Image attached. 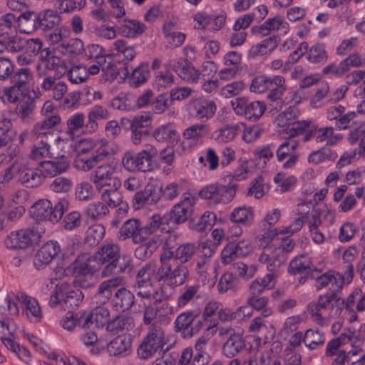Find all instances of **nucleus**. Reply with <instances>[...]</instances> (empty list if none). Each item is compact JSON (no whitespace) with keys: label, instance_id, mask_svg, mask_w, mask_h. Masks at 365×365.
Segmentation results:
<instances>
[{"label":"nucleus","instance_id":"423d86ee","mask_svg":"<svg viewBox=\"0 0 365 365\" xmlns=\"http://www.w3.org/2000/svg\"><path fill=\"white\" fill-rule=\"evenodd\" d=\"M36 76L38 78L51 76L56 74L65 75L67 72L66 61L55 55L50 48L42 49L38 61L36 66Z\"/></svg>","mask_w":365,"mask_h":365},{"label":"nucleus","instance_id":"a19ab883","mask_svg":"<svg viewBox=\"0 0 365 365\" xmlns=\"http://www.w3.org/2000/svg\"><path fill=\"white\" fill-rule=\"evenodd\" d=\"M289 270L293 274L318 272L314 269L311 258L307 255H299L293 259L289 263Z\"/></svg>","mask_w":365,"mask_h":365},{"label":"nucleus","instance_id":"7ed1b4c3","mask_svg":"<svg viewBox=\"0 0 365 365\" xmlns=\"http://www.w3.org/2000/svg\"><path fill=\"white\" fill-rule=\"evenodd\" d=\"M157 148L150 144L138 152L127 151L122 157V164L128 172H148L153 169V160L158 155Z\"/></svg>","mask_w":365,"mask_h":365},{"label":"nucleus","instance_id":"412c9836","mask_svg":"<svg viewBox=\"0 0 365 365\" xmlns=\"http://www.w3.org/2000/svg\"><path fill=\"white\" fill-rule=\"evenodd\" d=\"M44 173L41 170V165L38 168H29L20 163L19 182L26 187H36L39 186L44 180Z\"/></svg>","mask_w":365,"mask_h":365},{"label":"nucleus","instance_id":"0eeeda50","mask_svg":"<svg viewBox=\"0 0 365 365\" xmlns=\"http://www.w3.org/2000/svg\"><path fill=\"white\" fill-rule=\"evenodd\" d=\"M236 190L237 185L234 183H212L204 187L200 192V196L210 205L227 204L235 197Z\"/></svg>","mask_w":365,"mask_h":365},{"label":"nucleus","instance_id":"e2e57ef3","mask_svg":"<svg viewBox=\"0 0 365 365\" xmlns=\"http://www.w3.org/2000/svg\"><path fill=\"white\" fill-rule=\"evenodd\" d=\"M60 51L64 54L78 56L84 51L83 42L78 38H71L68 42H63L59 46Z\"/></svg>","mask_w":365,"mask_h":365},{"label":"nucleus","instance_id":"de8ad7c7","mask_svg":"<svg viewBox=\"0 0 365 365\" xmlns=\"http://www.w3.org/2000/svg\"><path fill=\"white\" fill-rule=\"evenodd\" d=\"M324 343V333L317 329H309L304 334V344L311 351L323 346Z\"/></svg>","mask_w":365,"mask_h":365},{"label":"nucleus","instance_id":"052dcab7","mask_svg":"<svg viewBox=\"0 0 365 365\" xmlns=\"http://www.w3.org/2000/svg\"><path fill=\"white\" fill-rule=\"evenodd\" d=\"M322 223L320 213L317 212H314L312 215L308 226L312 239L317 244H322L325 240V236L319 229Z\"/></svg>","mask_w":365,"mask_h":365},{"label":"nucleus","instance_id":"bf43d9fd","mask_svg":"<svg viewBox=\"0 0 365 365\" xmlns=\"http://www.w3.org/2000/svg\"><path fill=\"white\" fill-rule=\"evenodd\" d=\"M243 127H245V123H238L232 125H227L220 128L217 131L218 140L222 143H228L233 140L238 133L242 131Z\"/></svg>","mask_w":365,"mask_h":365},{"label":"nucleus","instance_id":"f8f14e48","mask_svg":"<svg viewBox=\"0 0 365 365\" xmlns=\"http://www.w3.org/2000/svg\"><path fill=\"white\" fill-rule=\"evenodd\" d=\"M117 165L113 163H106L96 168L90 176L91 181L95 185L96 190L101 191L105 187H119L120 182L119 178L115 176Z\"/></svg>","mask_w":365,"mask_h":365},{"label":"nucleus","instance_id":"6e6552de","mask_svg":"<svg viewBox=\"0 0 365 365\" xmlns=\"http://www.w3.org/2000/svg\"><path fill=\"white\" fill-rule=\"evenodd\" d=\"M68 202L66 200L58 201L54 207L48 200H40L31 208V213L38 220H48L58 222L67 210Z\"/></svg>","mask_w":365,"mask_h":365},{"label":"nucleus","instance_id":"9b49d317","mask_svg":"<svg viewBox=\"0 0 365 365\" xmlns=\"http://www.w3.org/2000/svg\"><path fill=\"white\" fill-rule=\"evenodd\" d=\"M344 135L335 133L334 128L331 125L319 126L318 124H312L311 128L304 135L302 140L307 143L314 140L317 143H325L327 147L334 146L342 141Z\"/></svg>","mask_w":365,"mask_h":365},{"label":"nucleus","instance_id":"338daca9","mask_svg":"<svg viewBox=\"0 0 365 365\" xmlns=\"http://www.w3.org/2000/svg\"><path fill=\"white\" fill-rule=\"evenodd\" d=\"M113 189H106L101 194V200L107 207H116L123 202V195L118 190V187H113Z\"/></svg>","mask_w":365,"mask_h":365},{"label":"nucleus","instance_id":"4d7b16f0","mask_svg":"<svg viewBox=\"0 0 365 365\" xmlns=\"http://www.w3.org/2000/svg\"><path fill=\"white\" fill-rule=\"evenodd\" d=\"M86 116L83 113H76L70 116L66 121V134L73 138L81 128L85 129Z\"/></svg>","mask_w":365,"mask_h":365},{"label":"nucleus","instance_id":"ea45409f","mask_svg":"<svg viewBox=\"0 0 365 365\" xmlns=\"http://www.w3.org/2000/svg\"><path fill=\"white\" fill-rule=\"evenodd\" d=\"M88 318L84 319L83 312L76 313L67 312L66 315L61 319L60 324L66 330L72 331L76 327L82 329H86Z\"/></svg>","mask_w":365,"mask_h":365},{"label":"nucleus","instance_id":"5fc2aeb1","mask_svg":"<svg viewBox=\"0 0 365 365\" xmlns=\"http://www.w3.org/2000/svg\"><path fill=\"white\" fill-rule=\"evenodd\" d=\"M199 312L188 310L180 313L175 319V330L177 332L188 330L195 320L199 317Z\"/></svg>","mask_w":365,"mask_h":365},{"label":"nucleus","instance_id":"2eb2a0df","mask_svg":"<svg viewBox=\"0 0 365 365\" xmlns=\"http://www.w3.org/2000/svg\"><path fill=\"white\" fill-rule=\"evenodd\" d=\"M76 293L73 289L71 283L62 282L56 284L53 294L51 296L49 305L56 307L63 303L67 308L76 305Z\"/></svg>","mask_w":365,"mask_h":365},{"label":"nucleus","instance_id":"ddd939ff","mask_svg":"<svg viewBox=\"0 0 365 365\" xmlns=\"http://www.w3.org/2000/svg\"><path fill=\"white\" fill-rule=\"evenodd\" d=\"M61 122L59 115H53L36 123L31 129V140L48 141L54 137V128Z\"/></svg>","mask_w":365,"mask_h":365},{"label":"nucleus","instance_id":"58836bf2","mask_svg":"<svg viewBox=\"0 0 365 365\" xmlns=\"http://www.w3.org/2000/svg\"><path fill=\"white\" fill-rule=\"evenodd\" d=\"M268 91L267 98L269 100L275 101L281 99L287 91L285 78L279 75L269 76Z\"/></svg>","mask_w":365,"mask_h":365},{"label":"nucleus","instance_id":"680f3d73","mask_svg":"<svg viewBox=\"0 0 365 365\" xmlns=\"http://www.w3.org/2000/svg\"><path fill=\"white\" fill-rule=\"evenodd\" d=\"M21 88L12 84L0 88V100L4 103H16L20 99Z\"/></svg>","mask_w":365,"mask_h":365},{"label":"nucleus","instance_id":"c03bdc74","mask_svg":"<svg viewBox=\"0 0 365 365\" xmlns=\"http://www.w3.org/2000/svg\"><path fill=\"white\" fill-rule=\"evenodd\" d=\"M10 81L11 84L24 90L34 81V73L28 67L18 68L16 71L14 70Z\"/></svg>","mask_w":365,"mask_h":365},{"label":"nucleus","instance_id":"7c9ffc66","mask_svg":"<svg viewBox=\"0 0 365 365\" xmlns=\"http://www.w3.org/2000/svg\"><path fill=\"white\" fill-rule=\"evenodd\" d=\"M108 109L102 106H95L88 113V120L85 125V132L93 133L98 129V121L109 118Z\"/></svg>","mask_w":365,"mask_h":365},{"label":"nucleus","instance_id":"8fccbe9b","mask_svg":"<svg viewBox=\"0 0 365 365\" xmlns=\"http://www.w3.org/2000/svg\"><path fill=\"white\" fill-rule=\"evenodd\" d=\"M129 70L127 67L124 68L123 75L125 77H129V83L133 87H138L139 86L145 83L148 78L149 72L146 65L141 64L135 68L130 76H129Z\"/></svg>","mask_w":365,"mask_h":365},{"label":"nucleus","instance_id":"774afa93","mask_svg":"<svg viewBox=\"0 0 365 365\" xmlns=\"http://www.w3.org/2000/svg\"><path fill=\"white\" fill-rule=\"evenodd\" d=\"M307 58L312 63H324L328 58L324 45L312 46L307 52Z\"/></svg>","mask_w":365,"mask_h":365},{"label":"nucleus","instance_id":"f03ea898","mask_svg":"<svg viewBox=\"0 0 365 365\" xmlns=\"http://www.w3.org/2000/svg\"><path fill=\"white\" fill-rule=\"evenodd\" d=\"M195 243L187 242L179 245L175 250L163 247L159 256L163 263L162 272L172 277L175 286L183 285L189 279L190 272L186 264L191 261L197 252Z\"/></svg>","mask_w":365,"mask_h":365},{"label":"nucleus","instance_id":"aec40b11","mask_svg":"<svg viewBox=\"0 0 365 365\" xmlns=\"http://www.w3.org/2000/svg\"><path fill=\"white\" fill-rule=\"evenodd\" d=\"M345 307L350 313L349 321H357V313L365 312V290L363 291L360 287L354 289L346 299Z\"/></svg>","mask_w":365,"mask_h":365},{"label":"nucleus","instance_id":"c9c22d12","mask_svg":"<svg viewBox=\"0 0 365 365\" xmlns=\"http://www.w3.org/2000/svg\"><path fill=\"white\" fill-rule=\"evenodd\" d=\"M242 332L233 334L229 336L226 341L222 344V353L228 357L232 358L237 356L245 347V341L242 339Z\"/></svg>","mask_w":365,"mask_h":365},{"label":"nucleus","instance_id":"49530a36","mask_svg":"<svg viewBox=\"0 0 365 365\" xmlns=\"http://www.w3.org/2000/svg\"><path fill=\"white\" fill-rule=\"evenodd\" d=\"M96 142L95 153L93 155L98 163L117 152L118 146L106 138L96 139Z\"/></svg>","mask_w":365,"mask_h":365},{"label":"nucleus","instance_id":"5701e85b","mask_svg":"<svg viewBox=\"0 0 365 365\" xmlns=\"http://www.w3.org/2000/svg\"><path fill=\"white\" fill-rule=\"evenodd\" d=\"M71 265L73 276L76 277L81 275L92 274L93 272L99 270L98 265L96 264L93 256H88L86 254L78 255Z\"/></svg>","mask_w":365,"mask_h":365},{"label":"nucleus","instance_id":"a878e982","mask_svg":"<svg viewBox=\"0 0 365 365\" xmlns=\"http://www.w3.org/2000/svg\"><path fill=\"white\" fill-rule=\"evenodd\" d=\"M123 285V279L120 277H115L102 282L97 289L95 298L97 302L106 304L108 302L115 291L119 287Z\"/></svg>","mask_w":365,"mask_h":365},{"label":"nucleus","instance_id":"dca6fc26","mask_svg":"<svg viewBox=\"0 0 365 365\" xmlns=\"http://www.w3.org/2000/svg\"><path fill=\"white\" fill-rule=\"evenodd\" d=\"M61 252L58 242L50 240L43 245L36 253L34 265L37 269H42L49 264Z\"/></svg>","mask_w":365,"mask_h":365},{"label":"nucleus","instance_id":"72a5a7b5","mask_svg":"<svg viewBox=\"0 0 365 365\" xmlns=\"http://www.w3.org/2000/svg\"><path fill=\"white\" fill-rule=\"evenodd\" d=\"M21 309L25 312L27 318L32 322H38L42 318L39 304L36 299L24 294L20 298Z\"/></svg>","mask_w":365,"mask_h":365},{"label":"nucleus","instance_id":"f257e3e1","mask_svg":"<svg viewBox=\"0 0 365 365\" xmlns=\"http://www.w3.org/2000/svg\"><path fill=\"white\" fill-rule=\"evenodd\" d=\"M165 225V221L159 215H153L145 226L137 219H129L120 228L117 238L120 241L131 238L133 244L138 245L134 252L135 257L145 260L160 246L161 239L154 234Z\"/></svg>","mask_w":365,"mask_h":365},{"label":"nucleus","instance_id":"bb28decb","mask_svg":"<svg viewBox=\"0 0 365 365\" xmlns=\"http://www.w3.org/2000/svg\"><path fill=\"white\" fill-rule=\"evenodd\" d=\"M51 160H45L40 163L44 177H54L68 170L70 161L66 156L52 158Z\"/></svg>","mask_w":365,"mask_h":365},{"label":"nucleus","instance_id":"69168bd1","mask_svg":"<svg viewBox=\"0 0 365 365\" xmlns=\"http://www.w3.org/2000/svg\"><path fill=\"white\" fill-rule=\"evenodd\" d=\"M99 163L96 158L92 154L91 156L86 155H76L73 165L80 171L88 172L93 169Z\"/></svg>","mask_w":365,"mask_h":365},{"label":"nucleus","instance_id":"cd10ccee","mask_svg":"<svg viewBox=\"0 0 365 365\" xmlns=\"http://www.w3.org/2000/svg\"><path fill=\"white\" fill-rule=\"evenodd\" d=\"M257 261L260 264H266L268 272H276L285 264L272 245L264 247L257 256Z\"/></svg>","mask_w":365,"mask_h":365},{"label":"nucleus","instance_id":"c756f323","mask_svg":"<svg viewBox=\"0 0 365 365\" xmlns=\"http://www.w3.org/2000/svg\"><path fill=\"white\" fill-rule=\"evenodd\" d=\"M135 303V296L125 287H120L114 294L112 304L117 312L129 310Z\"/></svg>","mask_w":365,"mask_h":365},{"label":"nucleus","instance_id":"f704fd0d","mask_svg":"<svg viewBox=\"0 0 365 365\" xmlns=\"http://www.w3.org/2000/svg\"><path fill=\"white\" fill-rule=\"evenodd\" d=\"M254 216L252 207L240 206L233 209L229 215V219L234 224L250 227L253 222Z\"/></svg>","mask_w":365,"mask_h":365},{"label":"nucleus","instance_id":"4c0bfd02","mask_svg":"<svg viewBox=\"0 0 365 365\" xmlns=\"http://www.w3.org/2000/svg\"><path fill=\"white\" fill-rule=\"evenodd\" d=\"M347 141L351 145H355L359 142L357 153L360 155L365 152V122L359 121L356 123L347 135Z\"/></svg>","mask_w":365,"mask_h":365},{"label":"nucleus","instance_id":"a18cd8bd","mask_svg":"<svg viewBox=\"0 0 365 365\" xmlns=\"http://www.w3.org/2000/svg\"><path fill=\"white\" fill-rule=\"evenodd\" d=\"M302 322V317L300 315H293L287 317L278 332L280 339L287 340L292 334L300 332V331H298V329Z\"/></svg>","mask_w":365,"mask_h":365},{"label":"nucleus","instance_id":"4be33fe9","mask_svg":"<svg viewBox=\"0 0 365 365\" xmlns=\"http://www.w3.org/2000/svg\"><path fill=\"white\" fill-rule=\"evenodd\" d=\"M195 199L190 194L182 195V200L174 205L171 217L178 224L185 222L193 211Z\"/></svg>","mask_w":365,"mask_h":365},{"label":"nucleus","instance_id":"6ab92c4d","mask_svg":"<svg viewBox=\"0 0 365 365\" xmlns=\"http://www.w3.org/2000/svg\"><path fill=\"white\" fill-rule=\"evenodd\" d=\"M64 75L56 74L42 78V81L40 85L41 88L43 91L49 93L53 99L56 101L61 100L68 91L66 83L61 81V78Z\"/></svg>","mask_w":365,"mask_h":365},{"label":"nucleus","instance_id":"2f4dec72","mask_svg":"<svg viewBox=\"0 0 365 365\" xmlns=\"http://www.w3.org/2000/svg\"><path fill=\"white\" fill-rule=\"evenodd\" d=\"M39 12L26 11L18 16V26L24 34H32L39 29Z\"/></svg>","mask_w":365,"mask_h":365},{"label":"nucleus","instance_id":"9d476101","mask_svg":"<svg viewBox=\"0 0 365 365\" xmlns=\"http://www.w3.org/2000/svg\"><path fill=\"white\" fill-rule=\"evenodd\" d=\"M231 106L237 115L253 121L259 120L267 108L264 101H251L246 97L235 98L231 101Z\"/></svg>","mask_w":365,"mask_h":365},{"label":"nucleus","instance_id":"a211bd4d","mask_svg":"<svg viewBox=\"0 0 365 365\" xmlns=\"http://www.w3.org/2000/svg\"><path fill=\"white\" fill-rule=\"evenodd\" d=\"M162 266V262H159L158 267H155L154 263H146L139 269L137 274L150 281L153 277L157 282L162 285H165L172 289H175L177 287L174 284L173 279L172 277H170V275L166 277V274L165 275L163 273V272L161 271Z\"/></svg>","mask_w":365,"mask_h":365},{"label":"nucleus","instance_id":"09e8293b","mask_svg":"<svg viewBox=\"0 0 365 365\" xmlns=\"http://www.w3.org/2000/svg\"><path fill=\"white\" fill-rule=\"evenodd\" d=\"M135 327L134 319L128 315H120L109 322L107 324V330L111 332L130 331Z\"/></svg>","mask_w":365,"mask_h":365},{"label":"nucleus","instance_id":"473e14b6","mask_svg":"<svg viewBox=\"0 0 365 365\" xmlns=\"http://www.w3.org/2000/svg\"><path fill=\"white\" fill-rule=\"evenodd\" d=\"M107 350L110 356H125L130 352L131 341L125 335H119L108 344Z\"/></svg>","mask_w":365,"mask_h":365},{"label":"nucleus","instance_id":"6e6d98bb","mask_svg":"<svg viewBox=\"0 0 365 365\" xmlns=\"http://www.w3.org/2000/svg\"><path fill=\"white\" fill-rule=\"evenodd\" d=\"M153 136L158 142H176L180 139V134L170 125L158 127L153 133Z\"/></svg>","mask_w":365,"mask_h":365},{"label":"nucleus","instance_id":"f3484780","mask_svg":"<svg viewBox=\"0 0 365 365\" xmlns=\"http://www.w3.org/2000/svg\"><path fill=\"white\" fill-rule=\"evenodd\" d=\"M136 54L134 46L129 44L125 39L118 38L113 42L108 50V56L125 65L133 61Z\"/></svg>","mask_w":365,"mask_h":365},{"label":"nucleus","instance_id":"393cba45","mask_svg":"<svg viewBox=\"0 0 365 365\" xmlns=\"http://www.w3.org/2000/svg\"><path fill=\"white\" fill-rule=\"evenodd\" d=\"M192 115L199 120H207L215 113L217 106L214 101L205 98H196L190 103Z\"/></svg>","mask_w":365,"mask_h":365},{"label":"nucleus","instance_id":"e433bc0d","mask_svg":"<svg viewBox=\"0 0 365 365\" xmlns=\"http://www.w3.org/2000/svg\"><path fill=\"white\" fill-rule=\"evenodd\" d=\"M62 21L61 16L56 11L45 9L39 12V29L51 31L58 27Z\"/></svg>","mask_w":365,"mask_h":365},{"label":"nucleus","instance_id":"37998d69","mask_svg":"<svg viewBox=\"0 0 365 365\" xmlns=\"http://www.w3.org/2000/svg\"><path fill=\"white\" fill-rule=\"evenodd\" d=\"M84 319L88 318L86 328H90L93 324L96 327H103L108 324L109 319V311L104 307H98L91 312H83Z\"/></svg>","mask_w":365,"mask_h":365},{"label":"nucleus","instance_id":"13d9d810","mask_svg":"<svg viewBox=\"0 0 365 365\" xmlns=\"http://www.w3.org/2000/svg\"><path fill=\"white\" fill-rule=\"evenodd\" d=\"M210 132L208 125L195 124L186 128L183 133V136L187 140H192L197 142L207 136Z\"/></svg>","mask_w":365,"mask_h":365},{"label":"nucleus","instance_id":"79ce46f5","mask_svg":"<svg viewBox=\"0 0 365 365\" xmlns=\"http://www.w3.org/2000/svg\"><path fill=\"white\" fill-rule=\"evenodd\" d=\"M210 264L211 262L198 257L195 262V272L202 284L213 287L216 282L217 274L211 277L210 273Z\"/></svg>","mask_w":365,"mask_h":365},{"label":"nucleus","instance_id":"c85d7f7f","mask_svg":"<svg viewBox=\"0 0 365 365\" xmlns=\"http://www.w3.org/2000/svg\"><path fill=\"white\" fill-rule=\"evenodd\" d=\"M279 38L277 36H269L251 46L248 51V58L254 59L272 53L278 46Z\"/></svg>","mask_w":365,"mask_h":365},{"label":"nucleus","instance_id":"4468645a","mask_svg":"<svg viewBox=\"0 0 365 365\" xmlns=\"http://www.w3.org/2000/svg\"><path fill=\"white\" fill-rule=\"evenodd\" d=\"M339 298L335 294H329L328 292L319 296L316 303L309 304V311L314 319L322 324L323 322V316L327 312H331L334 309V304L339 301Z\"/></svg>","mask_w":365,"mask_h":365},{"label":"nucleus","instance_id":"39448f33","mask_svg":"<svg viewBox=\"0 0 365 365\" xmlns=\"http://www.w3.org/2000/svg\"><path fill=\"white\" fill-rule=\"evenodd\" d=\"M120 253L119 245L111 242L102 245L93 255L99 269L103 264H106L101 272L102 276L108 277L118 272H124L125 269L118 265Z\"/></svg>","mask_w":365,"mask_h":365},{"label":"nucleus","instance_id":"603ef678","mask_svg":"<svg viewBox=\"0 0 365 365\" xmlns=\"http://www.w3.org/2000/svg\"><path fill=\"white\" fill-rule=\"evenodd\" d=\"M200 289V286L198 284L185 285L177 299L178 307L183 308L195 299H197L199 297Z\"/></svg>","mask_w":365,"mask_h":365},{"label":"nucleus","instance_id":"3c124183","mask_svg":"<svg viewBox=\"0 0 365 365\" xmlns=\"http://www.w3.org/2000/svg\"><path fill=\"white\" fill-rule=\"evenodd\" d=\"M146 26L137 20H125L120 27L122 35L126 38H134L145 32Z\"/></svg>","mask_w":365,"mask_h":365},{"label":"nucleus","instance_id":"0e129e2a","mask_svg":"<svg viewBox=\"0 0 365 365\" xmlns=\"http://www.w3.org/2000/svg\"><path fill=\"white\" fill-rule=\"evenodd\" d=\"M109 210L107 205L103 202L90 203L85 209V215L92 220H99L106 216Z\"/></svg>","mask_w":365,"mask_h":365},{"label":"nucleus","instance_id":"20e7f679","mask_svg":"<svg viewBox=\"0 0 365 365\" xmlns=\"http://www.w3.org/2000/svg\"><path fill=\"white\" fill-rule=\"evenodd\" d=\"M148 332L138 349V355L141 359H148L166 344L165 328L160 321L150 324Z\"/></svg>","mask_w":365,"mask_h":365},{"label":"nucleus","instance_id":"b1692460","mask_svg":"<svg viewBox=\"0 0 365 365\" xmlns=\"http://www.w3.org/2000/svg\"><path fill=\"white\" fill-rule=\"evenodd\" d=\"M288 29V24L284 21L283 17L276 16L273 18L267 19L262 25L255 26L251 29L252 34L259 35L260 36H267L272 31L283 30L287 32Z\"/></svg>","mask_w":365,"mask_h":365},{"label":"nucleus","instance_id":"1a4fd4ad","mask_svg":"<svg viewBox=\"0 0 365 365\" xmlns=\"http://www.w3.org/2000/svg\"><path fill=\"white\" fill-rule=\"evenodd\" d=\"M41 232L34 227H27L13 231L4 240L5 246L10 250H26L37 243Z\"/></svg>","mask_w":365,"mask_h":365},{"label":"nucleus","instance_id":"864d4df0","mask_svg":"<svg viewBox=\"0 0 365 365\" xmlns=\"http://www.w3.org/2000/svg\"><path fill=\"white\" fill-rule=\"evenodd\" d=\"M337 158V154L328 147H322L309 153L307 157L308 163L313 165H319L326 160L334 161Z\"/></svg>","mask_w":365,"mask_h":365}]
</instances>
